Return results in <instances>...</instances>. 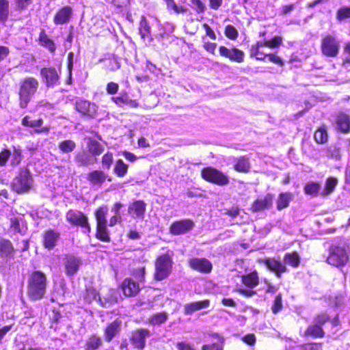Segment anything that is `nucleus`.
<instances>
[{"label":"nucleus","instance_id":"nucleus-55","mask_svg":"<svg viewBox=\"0 0 350 350\" xmlns=\"http://www.w3.org/2000/svg\"><path fill=\"white\" fill-rule=\"evenodd\" d=\"M98 294L97 293L96 289L93 288H90L86 290V293L85 295V299L88 303H91L93 301H98Z\"/></svg>","mask_w":350,"mask_h":350},{"label":"nucleus","instance_id":"nucleus-12","mask_svg":"<svg viewBox=\"0 0 350 350\" xmlns=\"http://www.w3.org/2000/svg\"><path fill=\"white\" fill-rule=\"evenodd\" d=\"M40 72L42 79L46 87H54L59 83L60 77L55 67L42 68Z\"/></svg>","mask_w":350,"mask_h":350},{"label":"nucleus","instance_id":"nucleus-56","mask_svg":"<svg viewBox=\"0 0 350 350\" xmlns=\"http://www.w3.org/2000/svg\"><path fill=\"white\" fill-rule=\"evenodd\" d=\"M224 214L231 217H236L240 213V208L237 204H234L228 208H224Z\"/></svg>","mask_w":350,"mask_h":350},{"label":"nucleus","instance_id":"nucleus-30","mask_svg":"<svg viewBox=\"0 0 350 350\" xmlns=\"http://www.w3.org/2000/svg\"><path fill=\"white\" fill-rule=\"evenodd\" d=\"M122 289L127 297L136 295L139 291V284L131 278H126L122 284Z\"/></svg>","mask_w":350,"mask_h":350},{"label":"nucleus","instance_id":"nucleus-28","mask_svg":"<svg viewBox=\"0 0 350 350\" xmlns=\"http://www.w3.org/2000/svg\"><path fill=\"white\" fill-rule=\"evenodd\" d=\"M233 169L239 173H248L251 169L250 158L247 155H243L235 159Z\"/></svg>","mask_w":350,"mask_h":350},{"label":"nucleus","instance_id":"nucleus-14","mask_svg":"<svg viewBox=\"0 0 350 350\" xmlns=\"http://www.w3.org/2000/svg\"><path fill=\"white\" fill-rule=\"evenodd\" d=\"M64 264L66 275H74L82 264L81 259L73 255H68L64 259Z\"/></svg>","mask_w":350,"mask_h":350},{"label":"nucleus","instance_id":"nucleus-25","mask_svg":"<svg viewBox=\"0 0 350 350\" xmlns=\"http://www.w3.org/2000/svg\"><path fill=\"white\" fill-rule=\"evenodd\" d=\"M122 327V321L116 319L109 324L105 329V339L107 342H110L120 332Z\"/></svg>","mask_w":350,"mask_h":350},{"label":"nucleus","instance_id":"nucleus-16","mask_svg":"<svg viewBox=\"0 0 350 350\" xmlns=\"http://www.w3.org/2000/svg\"><path fill=\"white\" fill-rule=\"evenodd\" d=\"M150 336V332L146 329H139L135 331L131 337L133 345L137 349H142L145 347L146 338Z\"/></svg>","mask_w":350,"mask_h":350},{"label":"nucleus","instance_id":"nucleus-46","mask_svg":"<svg viewBox=\"0 0 350 350\" xmlns=\"http://www.w3.org/2000/svg\"><path fill=\"white\" fill-rule=\"evenodd\" d=\"M139 31L142 39H145L150 35V27L144 16H142L141 17L139 25Z\"/></svg>","mask_w":350,"mask_h":350},{"label":"nucleus","instance_id":"nucleus-24","mask_svg":"<svg viewBox=\"0 0 350 350\" xmlns=\"http://www.w3.org/2000/svg\"><path fill=\"white\" fill-rule=\"evenodd\" d=\"M86 178L90 185L101 187L105 182L107 176L103 171L96 170L88 173Z\"/></svg>","mask_w":350,"mask_h":350},{"label":"nucleus","instance_id":"nucleus-1","mask_svg":"<svg viewBox=\"0 0 350 350\" xmlns=\"http://www.w3.org/2000/svg\"><path fill=\"white\" fill-rule=\"evenodd\" d=\"M282 44L283 40L280 36H273L269 40H258L251 45L249 50L250 57L255 58L258 61H265L267 57L271 63L282 67L284 65V62L276 53H265L260 51L261 47L276 49L282 46Z\"/></svg>","mask_w":350,"mask_h":350},{"label":"nucleus","instance_id":"nucleus-35","mask_svg":"<svg viewBox=\"0 0 350 350\" xmlns=\"http://www.w3.org/2000/svg\"><path fill=\"white\" fill-rule=\"evenodd\" d=\"M97 230L96 237L105 242L110 241V237L107 228V220H96Z\"/></svg>","mask_w":350,"mask_h":350},{"label":"nucleus","instance_id":"nucleus-3","mask_svg":"<svg viewBox=\"0 0 350 350\" xmlns=\"http://www.w3.org/2000/svg\"><path fill=\"white\" fill-rule=\"evenodd\" d=\"M38 87L39 81L33 77H27L20 81L18 103L21 109H26L28 107Z\"/></svg>","mask_w":350,"mask_h":350},{"label":"nucleus","instance_id":"nucleus-6","mask_svg":"<svg viewBox=\"0 0 350 350\" xmlns=\"http://www.w3.org/2000/svg\"><path fill=\"white\" fill-rule=\"evenodd\" d=\"M349 260V256L344 247L332 244L328 249L326 258L327 264L336 267H344Z\"/></svg>","mask_w":350,"mask_h":350},{"label":"nucleus","instance_id":"nucleus-51","mask_svg":"<svg viewBox=\"0 0 350 350\" xmlns=\"http://www.w3.org/2000/svg\"><path fill=\"white\" fill-rule=\"evenodd\" d=\"M336 18L338 21H342L350 18V6H342L336 12Z\"/></svg>","mask_w":350,"mask_h":350},{"label":"nucleus","instance_id":"nucleus-50","mask_svg":"<svg viewBox=\"0 0 350 350\" xmlns=\"http://www.w3.org/2000/svg\"><path fill=\"white\" fill-rule=\"evenodd\" d=\"M102 345V340L100 337L97 336H92L86 343V350H96L98 349Z\"/></svg>","mask_w":350,"mask_h":350},{"label":"nucleus","instance_id":"nucleus-64","mask_svg":"<svg viewBox=\"0 0 350 350\" xmlns=\"http://www.w3.org/2000/svg\"><path fill=\"white\" fill-rule=\"evenodd\" d=\"M202 27L205 31L206 36L209 37L211 40H215L217 39L216 34L210 25L207 23H204Z\"/></svg>","mask_w":350,"mask_h":350},{"label":"nucleus","instance_id":"nucleus-34","mask_svg":"<svg viewBox=\"0 0 350 350\" xmlns=\"http://www.w3.org/2000/svg\"><path fill=\"white\" fill-rule=\"evenodd\" d=\"M98 301L104 308H109L118 301V294L115 290H109L107 294L103 297H98Z\"/></svg>","mask_w":350,"mask_h":350},{"label":"nucleus","instance_id":"nucleus-45","mask_svg":"<svg viewBox=\"0 0 350 350\" xmlns=\"http://www.w3.org/2000/svg\"><path fill=\"white\" fill-rule=\"evenodd\" d=\"M242 282L250 288H254L258 284V276L256 271L242 276Z\"/></svg>","mask_w":350,"mask_h":350},{"label":"nucleus","instance_id":"nucleus-43","mask_svg":"<svg viewBox=\"0 0 350 350\" xmlns=\"http://www.w3.org/2000/svg\"><path fill=\"white\" fill-rule=\"evenodd\" d=\"M10 14V3L8 0H0V23L5 24Z\"/></svg>","mask_w":350,"mask_h":350},{"label":"nucleus","instance_id":"nucleus-21","mask_svg":"<svg viewBox=\"0 0 350 350\" xmlns=\"http://www.w3.org/2000/svg\"><path fill=\"white\" fill-rule=\"evenodd\" d=\"M266 267L274 272L278 278L281 277V274L286 271V267L284 263L275 258H266L263 260Z\"/></svg>","mask_w":350,"mask_h":350},{"label":"nucleus","instance_id":"nucleus-9","mask_svg":"<svg viewBox=\"0 0 350 350\" xmlns=\"http://www.w3.org/2000/svg\"><path fill=\"white\" fill-rule=\"evenodd\" d=\"M172 267L171 258L168 255L160 256L156 260L154 278L161 281L170 273Z\"/></svg>","mask_w":350,"mask_h":350},{"label":"nucleus","instance_id":"nucleus-44","mask_svg":"<svg viewBox=\"0 0 350 350\" xmlns=\"http://www.w3.org/2000/svg\"><path fill=\"white\" fill-rule=\"evenodd\" d=\"M165 2L167 10L176 14H184L187 12V8L183 5H178L174 0H163Z\"/></svg>","mask_w":350,"mask_h":350},{"label":"nucleus","instance_id":"nucleus-33","mask_svg":"<svg viewBox=\"0 0 350 350\" xmlns=\"http://www.w3.org/2000/svg\"><path fill=\"white\" fill-rule=\"evenodd\" d=\"M321 184L319 181H308L304 186V192L306 195L313 198L321 196Z\"/></svg>","mask_w":350,"mask_h":350},{"label":"nucleus","instance_id":"nucleus-19","mask_svg":"<svg viewBox=\"0 0 350 350\" xmlns=\"http://www.w3.org/2000/svg\"><path fill=\"white\" fill-rule=\"evenodd\" d=\"M111 99L116 105L120 107L124 105H129L133 108L139 107V103L137 100L129 98V94L126 91L121 92L119 96H113Z\"/></svg>","mask_w":350,"mask_h":350},{"label":"nucleus","instance_id":"nucleus-22","mask_svg":"<svg viewBox=\"0 0 350 350\" xmlns=\"http://www.w3.org/2000/svg\"><path fill=\"white\" fill-rule=\"evenodd\" d=\"M189 265L193 269L203 273H209L212 269V264L206 258H192L189 260Z\"/></svg>","mask_w":350,"mask_h":350},{"label":"nucleus","instance_id":"nucleus-52","mask_svg":"<svg viewBox=\"0 0 350 350\" xmlns=\"http://www.w3.org/2000/svg\"><path fill=\"white\" fill-rule=\"evenodd\" d=\"M113 163V154L111 152H106L101 158L102 166L104 169L109 170Z\"/></svg>","mask_w":350,"mask_h":350},{"label":"nucleus","instance_id":"nucleus-23","mask_svg":"<svg viewBox=\"0 0 350 350\" xmlns=\"http://www.w3.org/2000/svg\"><path fill=\"white\" fill-rule=\"evenodd\" d=\"M338 130L345 134L350 133V116L343 111L339 112L336 118Z\"/></svg>","mask_w":350,"mask_h":350},{"label":"nucleus","instance_id":"nucleus-20","mask_svg":"<svg viewBox=\"0 0 350 350\" xmlns=\"http://www.w3.org/2000/svg\"><path fill=\"white\" fill-rule=\"evenodd\" d=\"M14 249L12 243L7 239L0 240V258L5 262L13 259Z\"/></svg>","mask_w":350,"mask_h":350},{"label":"nucleus","instance_id":"nucleus-7","mask_svg":"<svg viewBox=\"0 0 350 350\" xmlns=\"http://www.w3.org/2000/svg\"><path fill=\"white\" fill-rule=\"evenodd\" d=\"M340 42L335 36L326 34L321 40L320 49L323 55L327 57H336L340 51Z\"/></svg>","mask_w":350,"mask_h":350},{"label":"nucleus","instance_id":"nucleus-26","mask_svg":"<svg viewBox=\"0 0 350 350\" xmlns=\"http://www.w3.org/2000/svg\"><path fill=\"white\" fill-rule=\"evenodd\" d=\"M192 220H179L174 222L170 227L173 234H183L193 228Z\"/></svg>","mask_w":350,"mask_h":350},{"label":"nucleus","instance_id":"nucleus-11","mask_svg":"<svg viewBox=\"0 0 350 350\" xmlns=\"http://www.w3.org/2000/svg\"><path fill=\"white\" fill-rule=\"evenodd\" d=\"M75 107L82 116L88 117V118H95L98 113V106L85 99H79L75 103Z\"/></svg>","mask_w":350,"mask_h":350},{"label":"nucleus","instance_id":"nucleus-53","mask_svg":"<svg viewBox=\"0 0 350 350\" xmlns=\"http://www.w3.org/2000/svg\"><path fill=\"white\" fill-rule=\"evenodd\" d=\"M25 220H11L10 226L14 232L25 234L27 230L24 224Z\"/></svg>","mask_w":350,"mask_h":350},{"label":"nucleus","instance_id":"nucleus-40","mask_svg":"<svg viewBox=\"0 0 350 350\" xmlns=\"http://www.w3.org/2000/svg\"><path fill=\"white\" fill-rule=\"evenodd\" d=\"M168 319V314L165 312H157L152 314L148 319V323L154 326H159Z\"/></svg>","mask_w":350,"mask_h":350},{"label":"nucleus","instance_id":"nucleus-17","mask_svg":"<svg viewBox=\"0 0 350 350\" xmlns=\"http://www.w3.org/2000/svg\"><path fill=\"white\" fill-rule=\"evenodd\" d=\"M72 14V9L70 6H64L59 8L53 17V22L55 25H63L67 23Z\"/></svg>","mask_w":350,"mask_h":350},{"label":"nucleus","instance_id":"nucleus-47","mask_svg":"<svg viewBox=\"0 0 350 350\" xmlns=\"http://www.w3.org/2000/svg\"><path fill=\"white\" fill-rule=\"evenodd\" d=\"M59 150L63 153L72 152L76 148V143L70 139H66L60 142L58 144Z\"/></svg>","mask_w":350,"mask_h":350},{"label":"nucleus","instance_id":"nucleus-32","mask_svg":"<svg viewBox=\"0 0 350 350\" xmlns=\"http://www.w3.org/2000/svg\"><path fill=\"white\" fill-rule=\"evenodd\" d=\"M87 147L89 152L94 157L100 155L104 152V146L96 139L87 138Z\"/></svg>","mask_w":350,"mask_h":350},{"label":"nucleus","instance_id":"nucleus-42","mask_svg":"<svg viewBox=\"0 0 350 350\" xmlns=\"http://www.w3.org/2000/svg\"><path fill=\"white\" fill-rule=\"evenodd\" d=\"M304 336L313 338H323L324 336V332L319 325L314 323L308 326L305 331Z\"/></svg>","mask_w":350,"mask_h":350},{"label":"nucleus","instance_id":"nucleus-58","mask_svg":"<svg viewBox=\"0 0 350 350\" xmlns=\"http://www.w3.org/2000/svg\"><path fill=\"white\" fill-rule=\"evenodd\" d=\"M282 308V295L281 294H278L275 298L273 305L272 306V312L274 314H277L279 312Z\"/></svg>","mask_w":350,"mask_h":350},{"label":"nucleus","instance_id":"nucleus-60","mask_svg":"<svg viewBox=\"0 0 350 350\" xmlns=\"http://www.w3.org/2000/svg\"><path fill=\"white\" fill-rule=\"evenodd\" d=\"M191 1L194 5H196V10L197 13L202 14L206 11V5L201 0H191Z\"/></svg>","mask_w":350,"mask_h":350},{"label":"nucleus","instance_id":"nucleus-13","mask_svg":"<svg viewBox=\"0 0 350 350\" xmlns=\"http://www.w3.org/2000/svg\"><path fill=\"white\" fill-rule=\"evenodd\" d=\"M273 200L274 194L268 193L262 198H256L252 203L250 210L254 213H256L269 209L273 206Z\"/></svg>","mask_w":350,"mask_h":350},{"label":"nucleus","instance_id":"nucleus-61","mask_svg":"<svg viewBox=\"0 0 350 350\" xmlns=\"http://www.w3.org/2000/svg\"><path fill=\"white\" fill-rule=\"evenodd\" d=\"M108 211L107 206H102L98 207L95 211L96 219H105Z\"/></svg>","mask_w":350,"mask_h":350},{"label":"nucleus","instance_id":"nucleus-37","mask_svg":"<svg viewBox=\"0 0 350 350\" xmlns=\"http://www.w3.org/2000/svg\"><path fill=\"white\" fill-rule=\"evenodd\" d=\"M338 179L334 176H329L325 180V187L321 191V196H327L332 194L338 185Z\"/></svg>","mask_w":350,"mask_h":350},{"label":"nucleus","instance_id":"nucleus-36","mask_svg":"<svg viewBox=\"0 0 350 350\" xmlns=\"http://www.w3.org/2000/svg\"><path fill=\"white\" fill-rule=\"evenodd\" d=\"M10 165L12 167H16L19 165L23 159V150L20 146H12L11 150V156H10Z\"/></svg>","mask_w":350,"mask_h":350},{"label":"nucleus","instance_id":"nucleus-31","mask_svg":"<svg viewBox=\"0 0 350 350\" xmlns=\"http://www.w3.org/2000/svg\"><path fill=\"white\" fill-rule=\"evenodd\" d=\"M38 43L40 46L46 48L49 51L50 53H54L56 51V45L54 41L51 39L46 34L44 29H41L38 38Z\"/></svg>","mask_w":350,"mask_h":350},{"label":"nucleus","instance_id":"nucleus-4","mask_svg":"<svg viewBox=\"0 0 350 350\" xmlns=\"http://www.w3.org/2000/svg\"><path fill=\"white\" fill-rule=\"evenodd\" d=\"M33 183V179L29 170L25 167L19 170L11 183V188L16 193L22 194L28 192L31 189Z\"/></svg>","mask_w":350,"mask_h":350},{"label":"nucleus","instance_id":"nucleus-2","mask_svg":"<svg viewBox=\"0 0 350 350\" xmlns=\"http://www.w3.org/2000/svg\"><path fill=\"white\" fill-rule=\"evenodd\" d=\"M47 279L40 271H34L27 281V296L31 301L42 299L46 293Z\"/></svg>","mask_w":350,"mask_h":350},{"label":"nucleus","instance_id":"nucleus-29","mask_svg":"<svg viewBox=\"0 0 350 350\" xmlns=\"http://www.w3.org/2000/svg\"><path fill=\"white\" fill-rule=\"evenodd\" d=\"M294 195L289 191L281 192L278 194L276 200V208L278 211H281L290 205L291 202L293 200Z\"/></svg>","mask_w":350,"mask_h":350},{"label":"nucleus","instance_id":"nucleus-41","mask_svg":"<svg viewBox=\"0 0 350 350\" xmlns=\"http://www.w3.org/2000/svg\"><path fill=\"white\" fill-rule=\"evenodd\" d=\"M129 165L125 163L122 159H119L116 161L113 173L118 176L122 178L128 173Z\"/></svg>","mask_w":350,"mask_h":350},{"label":"nucleus","instance_id":"nucleus-59","mask_svg":"<svg viewBox=\"0 0 350 350\" xmlns=\"http://www.w3.org/2000/svg\"><path fill=\"white\" fill-rule=\"evenodd\" d=\"M301 350H322L321 343H306L299 347Z\"/></svg>","mask_w":350,"mask_h":350},{"label":"nucleus","instance_id":"nucleus-18","mask_svg":"<svg viewBox=\"0 0 350 350\" xmlns=\"http://www.w3.org/2000/svg\"><path fill=\"white\" fill-rule=\"evenodd\" d=\"M146 209V204L144 200H138L131 203L128 207V213L131 217H144Z\"/></svg>","mask_w":350,"mask_h":350},{"label":"nucleus","instance_id":"nucleus-57","mask_svg":"<svg viewBox=\"0 0 350 350\" xmlns=\"http://www.w3.org/2000/svg\"><path fill=\"white\" fill-rule=\"evenodd\" d=\"M16 9L19 11L27 10L33 3V0H14Z\"/></svg>","mask_w":350,"mask_h":350},{"label":"nucleus","instance_id":"nucleus-10","mask_svg":"<svg viewBox=\"0 0 350 350\" xmlns=\"http://www.w3.org/2000/svg\"><path fill=\"white\" fill-rule=\"evenodd\" d=\"M218 50L219 55L230 62L241 64L245 60V55L244 51L235 46L227 47L224 45H221L219 46Z\"/></svg>","mask_w":350,"mask_h":350},{"label":"nucleus","instance_id":"nucleus-15","mask_svg":"<svg viewBox=\"0 0 350 350\" xmlns=\"http://www.w3.org/2000/svg\"><path fill=\"white\" fill-rule=\"evenodd\" d=\"M60 238V234L53 230H46L42 235L44 247L49 250H53L57 244Z\"/></svg>","mask_w":350,"mask_h":350},{"label":"nucleus","instance_id":"nucleus-49","mask_svg":"<svg viewBox=\"0 0 350 350\" xmlns=\"http://www.w3.org/2000/svg\"><path fill=\"white\" fill-rule=\"evenodd\" d=\"M284 264H287L292 267H296L300 262V258L297 253H287L284 258Z\"/></svg>","mask_w":350,"mask_h":350},{"label":"nucleus","instance_id":"nucleus-62","mask_svg":"<svg viewBox=\"0 0 350 350\" xmlns=\"http://www.w3.org/2000/svg\"><path fill=\"white\" fill-rule=\"evenodd\" d=\"M119 85L115 82H109L107 84L106 91L109 94H115L118 92Z\"/></svg>","mask_w":350,"mask_h":350},{"label":"nucleus","instance_id":"nucleus-54","mask_svg":"<svg viewBox=\"0 0 350 350\" xmlns=\"http://www.w3.org/2000/svg\"><path fill=\"white\" fill-rule=\"evenodd\" d=\"M11 156V150L2 148L0 151V167H5Z\"/></svg>","mask_w":350,"mask_h":350},{"label":"nucleus","instance_id":"nucleus-27","mask_svg":"<svg viewBox=\"0 0 350 350\" xmlns=\"http://www.w3.org/2000/svg\"><path fill=\"white\" fill-rule=\"evenodd\" d=\"M210 306V301L204 299L198 301H193L187 304L184 306V314L185 315H191L195 312L200 310L204 308H207Z\"/></svg>","mask_w":350,"mask_h":350},{"label":"nucleus","instance_id":"nucleus-8","mask_svg":"<svg viewBox=\"0 0 350 350\" xmlns=\"http://www.w3.org/2000/svg\"><path fill=\"white\" fill-rule=\"evenodd\" d=\"M44 120L42 118L33 120L29 116H25L21 120V124L27 128L33 129V134L47 135L51 129L49 124L43 125Z\"/></svg>","mask_w":350,"mask_h":350},{"label":"nucleus","instance_id":"nucleus-38","mask_svg":"<svg viewBox=\"0 0 350 350\" xmlns=\"http://www.w3.org/2000/svg\"><path fill=\"white\" fill-rule=\"evenodd\" d=\"M314 139L318 144H324L328 141V133L325 124L319 127L314 133Z\"/></svg>","mask_w":350,"mask_h":350},{"label":"nucleus","instance_id":"nucleus-63","mask_svg":"<svg viewBox=\"0 0 350 350\" xmlns=\"http://www.w3.org/2000/svg\"><path fill=\"white\" fill-rule=\"evenodd\" d=\"M67 219H87L85 215L79 211L70 210L67 213Z\"/></svg>","mask_w":350,"mask_h":350},{"label":"nucleus","instance_id":"nucleus-39","mask_svg":"<svg viewBox=\"0 0 350 350\" xmlns=\"http://www.w3.org/2000/svg\"><path fill=\"white\" fill-rule=\"evenodd\" d=\"M325 156L331 160L339 161L341 159L340 148L335 145H331L323 149Z\"/></svg>","mask_w":350,"mask_h":350},{"label":"nucleus","instance_id":"nucleus-48","mask_svg":"<svg viewBox=\"0 0 350 350\" xmlns=\"http://www.w3.org/2000/svg\"><path fill=\"white\" fill-rule=\"evenodd\" d=\"M224 33L225 36L232 41L237 40L239 35L237 29L234 25L230 24L226 25L225 26Z\"/></svg>","mask_w":350,"mask_h":350},{"label":"nucleus","instance_id":"nucleus-5","mask_svg":"<svg viewBox=\"0 0 350 350\" xmlns=\"http://www.w3.org/2000/svg\"><path fill=\"white\" fill-rule=\"evenodd\" d=\"M201 178L207 183L223 187L230 183L229 176L213 166H206L200 170Z\"/></svg>","mask_w":350,"mask_h":350}]
</instances>
